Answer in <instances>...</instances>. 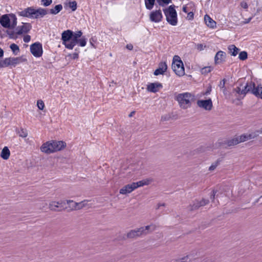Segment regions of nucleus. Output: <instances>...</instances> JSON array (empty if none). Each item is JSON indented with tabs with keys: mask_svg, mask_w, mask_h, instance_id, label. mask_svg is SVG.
<instances>
[{
	"mask_svg": "<svg viewBox=\"0 0 262 262\" xmlns=\"http://www.w3.org/2000/svg\"><path fill=\"white\" fill-rule=\"evenodd\" d=\"M234 91L238 94L245 96L246 94L250 93L258 98L262 99V86H256L254 82H247L244 88L241 89L239 86L234 89Z\"/></svg>",
	"mask_w": 262,
	"mask_h": 262,
	"instance_id": "1",
	"label": "nucleus"
},
{
	"mask_svg": "<svg viewBox=\"0 0 262 262\" xmlns=\"http://www.w3.org/2000/svg\"><path fill=\"white\" fill-rule=\"evenodd\" d=\"M48 13V11L46 9L39 8L37 9H35L32 7H28L24 10L17 12L19 16L33 19L43 17Z\"/></svg>",
	"mask_w": 262,
	"mask_h": 262,
	"instance_id": "2",
	"label": "nucleus"
},
{
	"mask_svg": "<svg viewBox=\"0 0 262 262\" xmlns=\"http://www.w3.org/2000/svg\"><path fill=\"white\" fill-rule=\"evenodd\" d=\"M17 18L13 13L6 14L0 17V24L1 26L10 29H13L17 25Z\"/></svg>",
	"mask_w": 262,
	"mask_h": 262,
	"instance_id": "3",
	"label": "nucleus"
},
{
	"mask_svg": "<svg viewBox=\"0 0 262 262\" xmlns=\"http://www.w3.org/2000/svg\"><path fill=\"white\" fill-rule=\"evenodd\" d=\"M175 6L172 5L163 10L166 16V21L172 26H176L178 24L177 13L174 9Z\"/></svg>",
	"mask_w": 262,
	"mask_h": 262,
	"instance_id": "4",
	"label": "nucleus"
},
{
	"mask_svg": "<svg viewBox=\"0 0 262 262\" xmlns=\"http://www.w3.org/2000/svg\"><path fill=\"white\" fill-rule=\"evenodd\" d=\"M194 97L190 93L186 92L184 93L179 94L176 97L175 99L178 101L180 106L183 109H186L191 105L190 98Z\"/></svg>",
	"mask_w": 262,
	"mask_h": 262,
	"instance_id": "5",
	"label": "nucleus"
},
{
	"mask_svg": "<svg viewBox=\"0 0 262 262\" xmlns=\"http://www.w3.org/2000/svg\"><path fill=\"white\" fill-rule=\"evenodd\" d=\"M49 207L51 210L54 211H61L67 208L65 201H52L49 204Z\"/></svg>",
	"mask_w": 262,
	"mask_h": 262,
	"instance_id": "6",
	"label": "nucleus"
},
{
	"mask_svg": "<svg viewBox=\"0 0 262 262\" xmlns=\"http://www.w3.org/2000/svg\"><path fill=\"white\" fill-rule=\"evenodd\" d=\"M24 60L25 59L22 57L6 58L4 60L0 61V66H13L19 64Z\"/></svg>",
	"mask_w": 262,
	"mask_h": 262,
	"instance_id": "7",
	"label": "nucleus"
},
{
	"mask_svg": "<svg viewBox=\"0 0 262 262\" xmlns=\"http://www.w3.org/2000/svg\"><path fill=\"white\" fill-rule=\"evenodd\" d=\"M30 52L35 57H40L42 54V44L39 42L32 44L30 46Z\"/></svg>",
	"mask_w": 262,
	"mask_h": 262,
	"instance_id": "8",
	"label": "nucleus"
},
{
	"mask_svg": "<svg viewBox=\"0 0 262 262\" xmlns=\"http://www.w3.org/2000/svg\"><path fill=\"white\" fill-rule=\"evenodd\" d=\"M73 36V31L71 30L64 31L61 34V40L62 44L67 49L69 42L72 40Z\"/></svg>",
	"mask_w": 262,
	"mask_h": 262,
	"instance_id": "9",
	"label": "nucleus"
},
{
	"mask_svg": "<svg viewBox=\"0 0 262 262\" xmlns=\"http://www.w3.org/2000/svg\"><path fill=\"white\" fill-rule=\"evenodd\" d=\"M198 106L206 111H211L213 107V104L211 98L206 100H198L196 102Z\"/></svg>",
	"mask_w": 262,
	"mask_h": 262,
	"instance_id": "10",
	"label": "nucleus"
},
{
	"mask_svg": "<svg viewBox=\"0 0 262 262\" xmlns=\"http://www.w3.org/2000/svg\"><path fill=\"white\" fill-rule=\"evenodd\" d=\"M162 19L163 15L160 9L152 11L149 14V19L151 22L159 23Z\"/></svg>",
	"mask_w": 262,
	"mask_h": 262,
	"instance_id": "11",
	"label": "nucleus"
},
{
	"mask_svg": "<svg viewBox=\"0 0 262 262\" xmlns=\"http://www.w3.org/2000/svg\"><path fill=\"white\" fill-rule=\"evenodd\" d=\"M82 32L81 31H78L75 32H73L72 39L69 42V45H67V49L72 50L76 45L78 43V41L80 39L79 38L82 36Z\"/></svg>",
	"mask_w": 262,
	"mask_h": 262,
	"instance_id": "12",
	"label": "nucleus"
},
{
	"mask_svg": "<svg viewBox=\"0 0 262 262\" xmlns=\"http://www.w3.org/2000/svg\"><path fill=\"white\" fill-rule=\"evenodd\" d=\"M53 144L50 141L44 143L40 147V150L42 152L47 154H50L55 152V150L53 149Z\"/></svg>",
	"mask_w": 262,
	"mask_h": 262,
	"instance_id": "13",
	"label": "nucleus"
},
{
	"mask_svg": "<svg viewBox=\"0 0 262 262\" xmlns=\"http://www.w3.org/2000/svg\"><path fill=\"white\" fill-rule=\"evenodd\" d=\"M31 28L32 26L30 24L23 23V25L17 27L15 29V31H16V34L21 35L23 33H28Z\"/></svg>",
	"mask_w": 262,
	"mask_h": 262,
	"instance_id": "14",
	"label": "nucleus"
},
{
	"mask_svg": "<svg viewBox=\"0 0 262 262\" xmlns=\"http://www.w3.org/2000/svg\"><path fill=\"white\" fill-rule=\"evenodd\" d=\"M238 143L239 142L237 138L224 140L219 143L220 145L224 148H227L229 147L237 145Z\"/></svg>",
	"mask_w": 262,
	"mask_h": 262,
	"instance_id": "15",
	"label": "nucleus"
},
{
	"mask_svg": "<svg viewBox=\"0 0 262 262\" xmlns=\"http://www.w3.org/2000/svg\"><path fill=\"white\" fill-rule=\"evenodd\" d=\"M226 57L225 52L222 51H218L214 57V61L215 64H222L223 61H225Z\"/></svg>",
	"mask_w": 262,
	"mask_h": 262,
	"instance_id": "16",
	"label": "nucleus"
},
{
	"mask_svg": "<svg viewBox=\"0 0 262 262\" xmlns=\"http://www.w3.org/2000/svg\"><path fill=\"white\" fill-rule=\"evenodd\" d=\"M53 142L55 152L60 151L66 147V143L63 141L51 140Z\"/></svg>",
	"mask_w": 262,
	"mask_h": 262,
	"instance_id": "17",
	"label": "nucleus"
},
{
	"mask_svg": "<svg viewBox=\"0 0 262 262\" xmlns=\"http://www.w3.org/2000/svg\"><path fill=\"white\" fill-rule=\"evenodd\" d=\"M143 229H141V228H137L134 230H131L127 234V237L129 238H134L138 237H140L143 235L142 233Z\"/></svg>",
	"mask_w": 262,
	"mask_h": 262,
	"instance_id": "18",
	"label": "nucleus"
},
{
	"mask_svg": "<svg viewBox=\"0 0 262 262\" xmlns=\"http://www.w3.org/2000/svg\"><path fill=\"white\" fill-rule=\"evenodd\" d=\"M163 87L160 83L155 82L150 83L147 86V90L152 93H156L159 91V89Z\"/></svg>",
	"mask_w": 262,
	"mask_h": 262,
	"instance_id": "19",
	"label": "nucleus"
},
{
	"mask_svg": "<svg viewBox=\"0 0 262 262\" xmlns=\"http://www.w3.org/2000/svg\"><path fill=\"white\" fill-rule=\"evenodd\" d=\"M135 189V188H134L132 183L131 184L126 185L123 187L121 189H120L119 192L120 194H126L127 193H130Z\"/></svg>",
	"mask_w": 262,
	"mask_h": 262,
	"instance_id": "20",
	"label": "nucleus"
},
{
	"mask_svg": "<svg viewBox=\"0 0 262 262\" xmlns=\"http://www.w3.org/2000/svg\"><path fill=\"white\" fill-rule=\"evenodd\" d=\"M204 21L206 25L211 28H214L216 27V22L207 14L204 16Z\"/></svg>",
	"mask_w": 262,
	"mask_h": 262,
	"instance_id": "21",
	"label": "nucleus"
},
{
	"mask_svg": "<svg viewBox=\"0 0 262 262\" xmlns=\"http://www.w3.org/2000/svg\"><path fill=\"white\" fill-rule=\"evenodd\" d=\"M228 53L232 56H235L237 55L239 49L234 45H230L228 47Z\"/></svg>",
	"mask_w": 262,
	"mask_h": 262,
	"instance_id": "22",
	"label": "nucleus"
},
{
	"mask_svg": "<svg viewBox=\"0 0 262 262\" xmlns=\"http://www.w3.org/2000/svg\"><path fill=\"white\" fill-rule=\"evenodd\" d=\"M176 75L182 76L185 75V67H171Z\"/></svg>",
	"mask_w": 262,
	"mask_h": 262,
	"instance_id": "23",
	"label": "nucleus"
},
{
	"mask_svg": "<svg viewBox=\"0 0 262 262\" xmlns=\"http://www.w3.org/2000/svg\"><path fill=\"white\" fill-rule=\"evenodd\" d=\"M10 155V150L7 146H5L1 153V157L4 160L9 159Z\"/></svg>",
	"mask_w": 262,
	"mask_h": 262,
	"instance_id": "24",
	"label": "nucleus"
},
{
	"mask_svg": "<svg viewBox=\"0 0 262 262\" xmlns=\"http://www.w3.org/2000/svg\"><path fill=\"white\" fill-rule=\"evenodd\" d=\"M62 9V6L61 4H58L56 5L54 8L49 10V13L53 15H56L58 14Z\"/></svg>",
	"mask_w": 262,
	"mask_h": 262,
	"instance_id": "25",
	"label": "nucleus"
},
{
	"mask_svg": "<svg viewBox=\"0 0 262 262\" xmlns=\"http://www.w3.org/2000/svg\"><path fill=\"white\" fill-rule=\"evenodd\" d=\"M171 66H184L183 62L178 55H174L173 57Z\"/></svg>",
	"mask_w": 262,
	"mask_h": 262,
	"instance_id": "26",
	"label": "nucleus"
},
{
	"mask_svg": "<svg viewBox=\"0 0 262 262\" xmlns=\"http://www.w3.org/2000/svg\"><path fill=\"white\" fill-rule=\"evenodd\" d=\"M237 138V140L239 143L245 142L246 141H247L249 139H251L253 138V136L252 134H249V135H245L243 134L241 136L236 137Z\"/></svg>",
	"mask_w": 262,
	"mask_h": 262,
	"instance_id": "27",
	"label": "nucleus"
},
{
	"mask_svg": "<svg viewBox=\"0 0 262 262\" xmlns=\"http://www.w3.org/2000/svg\"><path fill=\"white\" fill-rule=\"evenodd\" d=\"M133 186H134V188L135 189L139 187H141V186H143L144 185H147L149 184V180H141V181H138L137 182H133Z\"/></svg>",
	"mask_w": 262,
	"mask_h": 262,
	"instance_id": "28",
	"label": "nucleus"
},
{
	"mask_svg": "<svg viewBox=\"0 0 262 262\" xmlns=\"http://www.w3.org/2000/svg\"><path fill=\"white\" fill-rule=\"evenodd\" d=\"M199 208L200 206L199 205V200H194L192 204H190L188 207V210L190 211L196 210Z\"/></svg>",
	"mask_w": 262,
	"mask_h": 262,
	"instance_id": "29",
	"label": "nucleus"
},
{
	"mask_svg": "<svg viewBox=\"0 0 262 262\" xmlns=\"http://www.w3.org/2000/svg\"><path fill=\"white\" fill-rule=\"evenodd\" d=\"M15 130L17 134L22 138H26L28 136V133L26 129L20 128L19 129L18 128H16Z\"/></svg>",
	"mask_w": 262,
	"mask_h": 262,
	"instance_id": "30",
	"label": "nucleus"
},
{
	"mask_svg": "<svg viewBox=\"0 0 262 262\" xmlns=\"http://www.w3.org/2000/svg\"><path fill=\"white\" fill-rule=\"evenodd\" d=\"M145 7L147 10H151L155 4L156 0H144Z\"/></svg>",
	"mask_w": 262,
	"mask_h": 262,
	"instance_id": "31",
	"label": "nucleus"
},
{
	"mask_svg": "<svg viewBox=\"0 0 262 262\" xmlns=\"http://www.w3.org/2000/svg\"><path fill=\"white\" fill-rule=\"evenodd\" d=\"M167 67H160L155 71L154 74L156 76L163 74L167 71Z\"/></svg>",
	"mask_w": 262,
	"mask_h": 262,
	"instance_id": "32",
	"label": "nucleus"
},
{
	"mask_svg": "<svg viewBox=\"0 0 262 262\" xmlns=\"http://www.w3.org/2000/svg\"><path fill=\"white\" fill-rule=\"evenodd\" d=\"M151 227H153L151 231H154L155 229V226H154L152 225H148V226H146L145 227H140L141 229H143V231H142L143 234V235H146L147 233H148L149 230V229H150V228Z\"/></svg>",
	"mask_w": 262,
	"mask_h": 262,
	"instance_id": "33",
	"label": "nucleus"
},
{
	"mask_svg": "<svg viewBox=\"0 0 262 262\" xmlns=\"http://www.w3.org/2000/svg\"><path fill=\"white\" fill-rule=\"evenodd\" d=\"M66 203V205H69V207L70 208L69 210L68 211H72L74 210H76V205H74V203H76L75 202L73 201V200H66L65 201Z\"/></svg>",
	"mask_w": 262,
	"mask_h": 262,
	"instance_id": "34",
	"label": "nucleus"
},
{
	"mask_svg": "<svg viewBox=\"0 0 262 262\" xmlns=\"http://www.w3.org/2000/svg\"><path fill=\"white\" fill-rule=\"evenodd\" d=\"M10 48L15 55H17L19 52V48L18 46L15 43L11 44L10 46Z\"/></svg>",
	"mask_w": 262,
	"mask_h": 262,
	"instance_id": "35",
	"label": "nucleus"
},
{
	"mask_svg": "<svg viewBox=\"0 0 262 262\" xmlns=\"http://www.w3.org/2000/svg\"><path fill=\"white\" fill-rule=\"evenodd\" d=\"M213 70L212 67H204L201 69V72L202 74L206 75L208 73H210Z\"/></svg>",
	"mask_w": 262,
	"mask_h": 262,
	"instance_id": "36",
	"label": "nucleus"
},
{
	"mask_svg": "<svg viewBox=\"0 0 262 262\" xmlns=\"http://www.w3.org/2000/svg\"><path fill=\"white\" fill-rule=\"evenodd\" d=\"M157 4L162 7H164L171 3V0H156Z\"/></svg>",
	"mask_w": 262,
	"mask_h": 262,
	"instance_id": "37",
	"label": "nucleus"
},
{
	"mask_svg": "<svg viewBox=\"0 0 262 262\" xmlns=\"http://www.w3.org/2000/svg\"><path fill=\"white\" fill-rule=\"evenodd\" d=\"M7 34L8 35L9 37L11 39H16L17 38V34H16V31L15 32L14 31H9L7 30L6 31Z\"/></svg>",
	"mask_w": 262,
	"mask_h": 262,
	"instance_id": "38",
	"label": "nucleus"
},
{
	"mask_svg": "<svg viewBox=\"0 0 262 262\" xmlns=\"http://www.w3.org/2000/svg\"><path fill=\"white\" fill-rule=\"evenodd\" d=\"M222 159H218L214 163H212L209 168V170L212 171L214 170L216 167L220 164Z\"/></svg>",
	"mask_w": 262,
	"mask_h": 262,
	"instance_id": "39",
	"label": "nucleus"
},
{
	"mask_svg": "<svg viewBox=\"0 0 262 262\" xmlns=\"http://www.w3.org/2000/svg\"><path fill=\"white\" fill-rule=\"evenodd\" d=\"M68 5L69 7L71 8L72 11H75L77 9V4L76 1L69 2Z\"/></svg>",
	"mask_w": 262,
	"mask_h": 262,
	"instance_id": "40",
	"label": "nucleus"
},
{
	"mask_svg": "<svg viewBox=\"0 0 262 262\" xmlns=\"http://www.w3.org/2000/svg\"><path fill=\"white\" fill-rule=\"evenodd\" d=\"M248 57V53L246 51H242L239 53L238 58L241 60H245Z\"/></svg>",
	"mask_w": 262,
	"mask_h": 262,
	"instance_id": "41",
	"label": "nucleus"
},
{
	"mask_svg": "<svg viewBox=\"0 0 262 262\" xmlns=\"http://www.w3.org/2000/svg\"><path fill=\"white\" fill-rule=\"evenodd\" d=\"M90 43L91 46L92 47H93L94 48H96L97 45V39L95 37H92L90 39Z\"/></svg>",
	"mask_w": 262,
	"mask_h": 262,
	"instance_id": "42",
	"label": "nucleus"
},
{
	"mask_svg": "<svg viewBox=\"0 0 262 262\" xmlns=\"http://www.w3.org/2000/svg\"><path fill=\"white\" fill-rule=\"evenodd\" d=\"M81 47H84L86 44V39L84 36L82 37L78 41V43Z\"/></svg>",
	"mask_w": 262,
	"mask_h": 262,
	"instance_id": "43",
	"label": "nucleus"
},
{
	"mask_svg": "<svg viewBox=\"0 0 262 262\" xmlns=\"http://www.w3.org/2000/svg\"><path fill=\"white\" fill-rule=\"evenodd\" d=\"M84 202L85 201H81L80 203L76 202V203H74L73 204L74 205V204L76 205V210H79V209H82L85 206Z\"/></svg>",
	"mask_w": 262,
	"mask_h": 262,
	"instance_id": "44",
	"label": "nucleus"
},
{
	"mask_svg": "<svg viewBox=\"0 0 262 262\" xmlns=\"http://www.w3.org/2000/svg\"><path fill=\"white\" fill-rule=\"evenodd\" d=\"M209 203V201L208 199H202V200L199 201V205L200 207L204 206Z\"/></svg>",
	"mask_w": 262,
	"mask_h": 262,
	"instance_id": "45",
	"label": "nucleus"
},
{
	"mask_svg": "<svg viewBox=\"0 0 262 262\" xmlns=\"http://www.w3.org/2000/svg\"><path fill=\"white\" fill-rule=\"evenodd\" d=\"M37 105L40 110H43L45 107V104L42 100H38L37 102Z\"/></svg>",
	"mask_w": 262,
	"mask_h": 262,
	"instance_id": "46",
	"label": "nucleus"
},
{
	"mask_svg": "<svg viewBox=\"0 0 262 262\" xmlns=\"http://www.w3.org/2000/svg\"><path fill=\"white\" fill-rule=\"evenodd\" d=\"M41 5L45 7L50 5L52 3V0H41Z\"/></svg>",
	"mask_w": 262,
	"mask_h": 262,
	"instance_id": "47",
	"label": "nucleus"
},
{
	"mask_svg": "<svg viewBox=\"0 0 262 262\" xmlns=\"http://www.w3.org/2000/svg\"><path fill=\"white\" fill-rule=\"evenodd\" d=\"M217 190L213 189L210 194V198L212 202L214 201V200L215 199V196L216 195V193H217Z\"/></svg>",
	"mask_w": 262,
	"mask_h": 262,
	"instance_id": "48",
	"label": "nucleus"
},
{
	"mask_svg": "<svg viewBox=\"0 0 262 262\" xmlns=\"http://www.w3.org/2000/svg\"><path fill=\"white\" fill-rule=\"evenodd\" d=\"M170 116L169 115H165L162 116L161 117V120L162 121H166L169 120L170 119Z\"/></svg>",
	"mask_w": 262,
	"mask_h": 262,
	"instance_id": "49",
	"label": "nucleus"
},
{
	"mask_svg": "<svg viewBox=\"0 0 262 262\" xmlns=\"http://www.w3.org/2000/svg\"><path fill=\"white\" fill-rule=\"evenodd\" d=\"M194 18V13L192 12L187 13V18L188 20H192Z\"/></svg>",
	"mask_w": 262,
	"mask_h": 262,
	"instance_id": "50",
	"label": "nucleus"
},
{
	"mask_svg": "<svg viewBox=\"0 0 262 262\" xmlns=\"http://www.w3.org/2000/svg\"><path fill=\"white\" fill-rule=\"evenodd\" d=\"M24 41L25 42H28L31 40V36L29 35H26L24 37Z\"/></svg>",
	"mask_w": 262,
	"mask_h": 262,
	"instance_id": "51",
	"label": "nucleus"
},
{
	"mask_svg": "<svg viewBox=\"0 0 262 262\" xmlns=\"http://www.w3.org/2000/svg\"><path fill=\"white\" fill-rule=\"evenodd\" d=\"M205 47H206V46H204V45L201 44V43L198 44L196 46V48L199 51H202V50H204V48H205Z\"/></svg>",
	"mask_w": 262,
	"mask_h": 262,
	"instance_id": "52",
	"label": "nucleus"
},
{
	"mask_svg": "<svg viewBox=\"0 0 262 262\" xmlns=\"http://www.w3.org/2000/svg\"><path fill=\"white\" fill-rule=\"evenodd\" d=\"M211 91V86L210 85L208 86L206 91V92L204 93V95H207L210 93Z\"/></svg>",
	"mask_w": 262,
	"mask_h": 262,
	"instance_id": "53",
	"label": "nucleus"
},
{
	"mask_svg": "<svg viewBox=\"0 0 262 262\" xmlns=\"http://www.w3.org/2000/svg\"><path fill=\"white\" fill-rule=\"evenodd\" d=\"M241 6L244 9H247L248 7L247 3L246 2H242L241 3Z\"/></svg>",
	"mask_w": 262,
	"mask_h": 262,
	"instance_id": "54",
	"label": "nucleus"
},
{
	"mask_svg": "<svg viewBox=\"0 0 262 262\" xmlns=\"http://www.w3.org/2000/svg\"><path fill=\"white\" fill-rule=\"evenodd\" d=\"M225 82H226V79H223L221 82H220V83L219 84V86H220L221 88H224L225 86Z\"/></svg>",
	"mask_w": 262,
	"mask_h": 262,
	"instance_id": "55",
	"label": "nucleus"
},
{
	"mask_svg": "<svg viewBox=\"0 0 262 262\" xmlns=\"http://www.w3.org/2000/svg\"><path fill=\"white\" fill-rule=\"evenodd\" d=\"M126 48L127 49H128L129 50H132L133 49V46L132 44H130V43L127 44L126 45Z\"/></svg>",
	"mask_w": 262,
	"mask_h": 262,
	"instance_id": "56",
	"label": "nucleus"
},
{
	"mask_svg": "<svg viewBox=\"0 0 262 262\" xmlns=\"http://www.w3.org/2000/svg\"><path fill=\"white\" fill-rule=\"evenodd\" d=\"M182 10L184 12H185L186 13H188L187 7L186 5L183 6V7L182 8Z\"/></svg>",
	"mask_w": 262,
	"mask_h": 262,
	"instance_id": "57",
	"label": "nucleus"
},
{
	"mask_svg": "<svg viewBox=\"0 0 262 262\" xmlns=\"http://www.w3.org/2000/svg\"><path fill=\"white\" fill-rule=\"evenodd\" d=\"M165 206V203H159L157 205V207L156 209H159L161 206Z\"/></svg>",
	"mask_w": 262,
	"mask_h": 262,
	"instance_id": "58",
	"label": "nucleus"
},
{
	"mask_svg": "<svg viewBox=\"0 0 262 262\" xmlns=\"http://www.w3.org/2000/svg\"><path fill=\"white\" fill-rule=\"evenodd\" d=\"M78 57V54L77 53H74L73 54V59H77Z\"/></svg>",
	"mask_w": 262,
	"mask_h": 262,
	"instance_id": "59",
	"label": "nucleus"
},
{
	"mask_svg": "<svg viewBox=\"0 0 262 262\" xmlns=\"http://www.w3.org/2000/svg\"><path fill=\"white\" fill-rule=\"evenodd\" d=\"M4 55V51L0 48V57H3Z\"/></svg>",
	"mask_w": 262,
	"mask_h": 262,
	"instance_id": "60",
	"label": "nucleus"
},
{
	"mask_svg": "<svg viewBox=\"0 0 262 262\" xmlns=\"http://www.w3.org/2000/svg\"><path fill=\"white\" fill-rule=\"evenodd\" d=\"M159 66H167V63L166 62H161L160 63H159Z\"/></svg>",
	"mask_w": 262,
	"mask_h": 262,
	"instance_id": "61",
	"label": "nucleus"
},
{
	"mask_svg": "<svg viewBox=\"0 0 262 262\" xmlns=\"http://www.w3.org/2000/svg\"><path fill=\"white\" fill-rule=\"evenodd\" d=\"M251 19H252V17H250V18H248L246 20L245 23L247 24V23H249L250 21V20H251Z\"/></svg>",
	"mask_w": 262,
	"mask_h": 262,
	"instance_id": "62",
	"label": "nucleus"
},
{
	"mask_svg": "<svg viewBox=\"0 0 262 262\" xmlns=\"http://www.w3.org/2000/svg\"><path fill=\"white\" fill-rule=\"evenodd\" d=\"M135 112L134 111H133V112H131V113H130V114L128 115V116H129V117H132V116H133V115L134 114H135Z\"/></svg>",
	"mask_w": 262,
	"mask_h": 262,
	"instance_id": "63",
	"label": "nucleus"
},
{
	"mask_svg": "<svg viewBox=\"0 0 262 262\" xmlns=\"http://www.w3.org/2000/svg\"><path fill=\"white\" fill-rule=\"evenodd\" d=\"M2 67H0V68H2Z\"/></svg>",
	"mask_w": 262,
	"mask_h": 262,
	"instance_id": "64",
	"label": "nucleus"
}]
</instances>
